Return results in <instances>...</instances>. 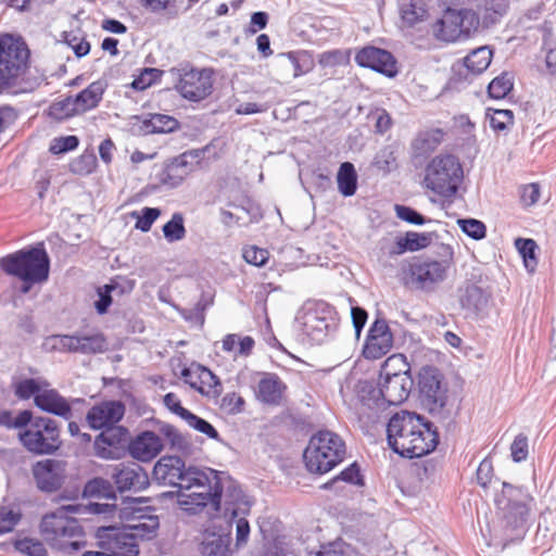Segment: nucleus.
Here are the masks:
<instances>
[{"label":"nucleus","mask_w":556,"mask_h":556,"mask_svg":"<svg viewBox=\"0 0 556 556\" xmlns=\"http://www.w3.org/2000/svg\"><path fill=\"white\" fill-rule=\"evenodd\" d=\"M390 447L403 457L417 458L432 452L438 444V433L432 424L420 415L400 412L391 417L387 427Z\"/></svg>","instance_id":"f257e3e1"},{"label":"nucleus","mask_w":556,"mask_h":556,"mask_svg":"<svg viewBox=\"0 0 556 556\" xmlns=\"http://www.w3.org/2000/svg\"><path fill=\"white\" fill-rule=\"evenodd\" d=\"M83 504H67L46 514L40 522V534L61 552H77L86 545L85 532L73 515H83Z\"/></svg>","instance_id":"f03ea898"},{"label":"nucleus","mask_w":556,"mask_h":556,"mask_svg":"<svg viewBox=\"0 0 556 556\" xmlns=\"http://www.w3.org/2000/svg\"><path fill=\"white\" fill-rule=\"evenodd\" d=\"M199 471L205 473L207 481H194L188 489H179L178 504L191 514H197L206 506H210L213 511H218L224 490L226 489L229 494L233 493L236 485L225 472L211 468H199Z\"/></svg>","instance_id":"7ed1b4c3"},{"label":"nucleus","mask_w":556,"mask_h":556,"mask_svg":"<svg viewBox=\"0 0 556 556\" xmlns=\"http://www.w3.org/2000/svg\"><path fill=\"white\" fill-rule=\"evenodd\" d=\"M0 267L22 281L21 292L28 293L34 285L48 280L50 258L43 248L20 250L0 258Z\"/></svg>","instance_id":"20e7f679"},{"label":"nucleus","mask_w":556,"mask_h":556,"mask_svg":"<svg viewBox=\"0 0 556 556\" xmlns=\"http://www.w3.org/2000/svg\"><path fill=\"white\" fill-rule=\"evenodd\" d=\"M344 455L343 440L332 431L323 430L311 438L303 457L311 472L326 473L341 463Z\"/></svg>","instance_id":"39448f33"},{"label":"nucleus","mask_w":556,"mask_h":556,"mask_svg":"<svg viewBox=\"0 0 556 556\" xmlns=\"http://www.w3.org/2000/svg\"><path fill=\"white\" fill-rule=\"evenodd\" d=\"M29 50L26 43L12 35L0 36V93L14 88L27 68Z\"/></svg>","instance_id":"423d86ee"},{"label":"nucleus","mask_w":556,"mask_h":556,"mask_svg":"<svg viewBox=\"0 0 556 556\" xmlns=\"http://www.w3.org/2000/svg\"><path fill=\"white\" fill-rule=\"evenodd\" d=\"M409 366L403 355H392L382 365L379 392L389 405H399L404 402L413 384L408 376Z\"/></svg>","instance_id":"0eeeda50"},{"label":"nucleus","mask_w":556,"mask_h":556,"mask_svg":"<svg viewBox=\"0 0 556 556\" xmlns=\"http://www.w3.org/2000/svg\"><path fill=\"white\" fill-rule=\"evenodd\" d=\"M296 320L302 333L316 344L323 343L334 333L339 325L337 312L325 302L306 304Z\"/></svg>","instance_id":"6e6552de"},{"label":"nucleus","mask_w":556,"mask_h":556,"mask_svg":"<svg viewBox=\"0 0 556 556\" xmlns=\"http://www.w3.org/2000/svg\"><path fill=\"white\" fill-rule=\"evenodd\" d=\"M462 178L463 169L455 156L438 155L427 165L425 184L439 195L452 197L456 193Z\"/></svg>","instance_id":"1a4fd4ad"},{"label":"nucleus","mask_w":556,"mask_h":556,"mask_svg":"<svg viewBox=\"0 0 556 556\" xmlns=\"http://www.w3.org/2000/svg\"><path fill=\"white\" fill-rule=\"evenodd\" d=\"M18 438L23 446L36 455H51L62 444L58 421L43 416L35 417L29 428L20 431Z\"/></svg>","instance_id":"9d476101"},{"label":"nucleus","mask_w":556,"mask_h":556,"mask_svg":"<svg viewBox=\"0 0 556 556\" xmlns=\"http://www.w3.org/2000/svg\"><path fill=\"white\" fill-rule=\"evenodd\" d=\"M175 78V89L186 100L200 102L213 91V71L210 68H194L190 65H181L172 68Z\"/></svg>","instance_id":"9b49d317"},{"label":"nucleus","mask_w":556,"mask_h":556,"mask_svg":"<svg viewBox=\"0 0 556 556\" xmlns=\"http://www.w3.org/2000/svg\"><path fill=\"white\" fill-rule=\"evenodd\" d=\"M43 346L51 352L97 354L106 350V340L100 332L53 334L46 338Z\"/></svg>","instance_id":"f8f14e48"},{"label":"nucleus","mask_w":556,"mask_h":556,"mask_svg":"<svg viewBox=\"0 0 556 556\" xmlns=\"http://www.w3.org/2000/svg\"><path fill=\"white\" fill-rule=\"evenodd\" d=\"M155 479L164 484L188 489L191 482L207 481L205 473L199 467H186L185 462L177 456H164L155 464L153 469Z\"/></svg>","instance_id":"ddd939ff"},{"label":"nucleus","mask_w":556,"mask_h":556,"mask_svg":"<svg viewBox=\"0 0 556 556\" xmlns=\"http://www.w3.org/2000/svg\"><path fill=\"white\" fill-rule=\"evenodd\" d=\"M147 502L143 498H127L123 508L119 509V519L127 522V528L131 531V538H150L159 528V518L139 506Z\"/></svg>","instance_id":"4468645a"},{"label":"nucleus","mask_w":556,"mask_h":556,"mask_svg":"<svg viewBox=\"0 0 556 556\" xmlns=\"http://www.w3.org/2000/svg\"><path fill=\"white\" fill-rule=\"evenodd\" d=\"M450 264L447 261L422 260L414 262L408 268V282L416 289L432 291L437 285L444 281Z\"/></svg>","instance_id":"2eb2a0df"},{"label":"nucleus","mask_w":556,"mask_h":556,"mask_svg":"<svg viewBox=\"0 0 556 556\" xmlns=\"http://www.w3.org/2000/svg\"><path fill=\"white\" fill-rule=\"evenodd\" d=\"M525 497L521 489L503 483L502 493L495 498V503L501 510L506 527L515 529L525 523L529 511Z\"/></svg>","instance_id":"dca6fc26"},{"label":"nucleus","mask_w":556,"mask_h":556,"mask_svg":"<svg viewBox=\"0 0 556 556\" xmlns=\"http://www.w3.org/2000/svg\"><path fill=\"white\" fill-rule=\"evenodd\" d=\"M419 391L422 405L431 414H439L445 405L446 391L442 387L437 369L427 367L419 374Z\"/></svg>","instance_id":"f3484780"},{"label":"nucleus","mask_w":556,"mask_h":556,"mask_svg":"<svg viewBox=\"0 0 556 556\" xmlns=\"http://www.w3.org/2000/svg\"><path fill=\"white\" fill-rule=\"evenodd\" d=\"M33 475L39 490L54 492L65 481L66 465L58 459L40 460L33 466Z\"/></svg>","instance_id":"a211bd4d"},{"label":"nucleus","mask_w":556,"mask_h":556,"mask_svg":"<svg viewBox=\"0 0 556 556\" xmlns=\"http://www.w3.org/2000/svg\"><path fill=\"white\" fill-rule=\"evenodd\" d=\"M393 346V336L384 319H376L370 326L363 355L367 359H379L387 355Z\"/></svg>","instance_id":"6ab92c4d"},{"label":"nucleus","mask_w":556,"mask_h":556,"mask_svg":"<svg viewBox=\"0 0 556 556\" xmlns=\"http://www.w3.org/2000/svg\"><path fill=\"white\" fill-rule=\"evenodd\" d=\"M110 475L121 492H139L148 488L150 483L148 473L136 463L115 465Z\"/></svg>","instance_id":"aec40b11"},{"label":"nucleus","mask_w":556,"mask_h":556,"mask_svg":"<svg viewBox=\"0 0 556 556\" xmlns=\"http://www.w3.org/2000/svg\"><path fill=\"white\" fill-rule=\"evenodd\" d=\"M355 62L362 67L371 68L388 77H393L396 74V62L393 55L380 48L364 47L356 53Z\"/></svg>","instance_id":"412c9836"},{"label":"nucleus","mask_w":556,"mask_h":556,"mask_svg":"<svg viewBox=\"0 0 556 556\" xmlns=\"http://www.w3.org/2000/svg\"><path fill=\"white\" fill-rule=\"evenodd\" d=\"M228 496L230 500L226 501V505L229 506L227 510L231 511L230 521L236 523V541L240 545L248 541L250 534L249 521L240 515L249 513L251 503L239 486H233V493Z\"/></svg>","instance_id":"4be33fe9"},{"label":"nucleus","mask_w":556,"mask_h":556,"mask_svg":"<svg viewBox=\"0 0 556 556\" xmlns=\"http://www.w3.org/2000/svg\"><path fill=\"white\" fill-rule=\"evenodd\" d=\"M124 414L125 405L121 401H104L91 407L86 419L92 429L99 430L114 427Z\"/></svg>","instance_id":"5701e85b"},{"label":"nucleus","mask_w":556,"mask_h":556,"mask_svg":"<svg viewBox=\"0 0 556 556\" xmlns=\"http://www.w3.org/2000/svg\"><path fill=\"white\" fill-rule=\"evenodd\" d=\"M164 447L163 439L152 431H143L129 444L130 455L140 462H150Z\"/></svg>","instance_id":"b1692460"},{"label":"nucleus","mask_w":556,"mask_h":556,"mask_svg":"<svg viewBox=\"0 0 556 556\" xmlns=\"http://www.w3.org/2000/svg\"><path fill=\"white\" fill-rule=\"evenodd\" d=\"M35 405L46 413L60 416L67 420L72 417V407L68 401L55 389H52L49 382H47L42 391L35 397Z\"/></svg>","instance_id":"393cba45"},{"label":"nucleus","mask_w":556,"mask_h":556,"mask_svg":"<svg viewBox=\"0 0 556 556\" xmlns=\"http://www.w3.org/2000/svg\"><path fill=\"white\" fill-rule=\"evenodd\" d=\"M197 154L185 152L175 157L166 167L162 181L172 188L179 186L195 168Z\"/></svg>","instance_id":"a878e982"},{"label":"nucleus","mask_w":556,"mask_h":556,"mask_svg":"<svg viewBox=\"0 0 556 556\" xmlns=\"http://www.w3.org/2000/svg\"><path fill=\"white\" fill-rule=\"evenodd\" d=\"M286 390L287 386L278 375L266 372L258 381L255 394L262 403L278 406L282 402Z\"/></svg>","instance_id":"bb28decb"},{"label":"nucleus","mask_w":556,"mask_h":556,"mask_svg":"<svg viewBox=\"0 0 556 556\" xmlns=\"http://www.w3.org/2000/svg\"><path fill=\"white\" fill-rule=\"evenodd\" d=\"M457 18L456 10L447 8L442 17L432 26L434 36L447 42L465 39Z\"/></svg>","instance_id":"cd10ccee"},{"label":"nucleus","mask_w":556,"mask_h":556,"mask_svg":"<svg viewBox=\"0 0 556 556\" xmlns=\"http://www.w3.org/2000/svg\"><path fill=\"white\" fill-rule=\"evenodd\" d=\"M106 88V80L98 79L73 97L80 114L96 109L101 102Z\"/></svg>","instance_id":"c85d7f7f"},{"label":"nucleus","mask_w":556,"mask_h":556,"mask_svg":"<svg viewBox=\"0 0 556 556\" xmlns=\"http://www.w3.org/2000/svg\"><path fill=\"white\" fill-rule=\"evenodd\" d=\"M94 440L97 456L105 459L114 458L115 448L121 442V437L126 432L122 427L104 428Z\"/></svg>","instance_id":"c756f323"},{"label":"nucleus","mask_w":556,"mask_h":556,"mask_svg":"<svg viewBox=\"0 0 556 556\" xmlns=\"http://www.w3.org/2000/svg\"><path fill=\"white\" fill-rule=\"evenodd\" d=\"M178 121L165 114H152L143 119L141 130L144 134H165L178 128Z\"/></svg>","instance_id":"7c9ffc66"},{"label":"nucleus","mask_w":556,"mask_h":556,"mask_svg":"<svg viewBox=\"0 0 556 556\" xmlns=\"http://www.w3.org/2000/svg\"><path fill=\"white\" fill-rule=\"evenodd\" d=\"M337 184L339 192L344 197H352L357 189V174L355 167L350 162L340 165L337 174Z\"/></svg>","instance_id":"2f4dec72"},{"label":"nucleus","mask_w":556,"mask_h":556,"mask_svg":"<svg viewBox=\"0 0 556 556\" xmlns=\"http://www.w3.org/2000/svg\"><path fill=\"white\" fill-rule=\"evenodd\" d=\"M400 13L404 23L414 26L427 16V8L424 0H400Z\"/></svg>","instance_id":"473e14b6"},{"label":"nucleus","mask_w":556,"mask_h":556,"mask_svg":"<svg viewBox=\"0 0 556 556\" xmlns=\"http://www.w3.org/2000/svg\"><path fill=\"white\" fill-rule=\"evenodd\" d=\"M460 303L464 308L472 312H480L486 306L488 296L480 287L469 285L465 288L464 293L460 296Z\"/></svg>","instance_id":"72a5a7b5"},{"label":"nucleus","mask_w":556,"mask_h":556,"mask_svg":"<svg viewBox=\"0 0 556 556\" xmlns=\"http://www.w3.org/2000/svg\"><path fill=\"white\" fill-rule=\"evenodd\" d=\"M507 0H483L479 7V14L485 26L494 24L502 17L507 10Z\"/></svg>","instance_id":"f704fd0d"},{"label":"nucleus","mask_w":556,"mask_h":556,"mask_svg":"<svg viewBox=\"0 0 556 556\" xmlns=\"http://www.w3.org/2000/svg\"><path fill=\"white\" fill-rule=\"evenodd\" d=\"M492 55L488 47H480L466 56L465 66L473 74H481L489 67Z\"/></svg>","instance_id":"c9c22d12"},{"label":"nucleus","mask_w":556,"mask_h":556,"mask_svg":"<svg viewBox=\"0 0 556 556\" xmlns=\"http://www.w3.org/2000/svg\"><path fill=\"white\" fill-rule=\"evenodd\" d=\"M47 382L43 378L22 379L14 384L15 395L22 400L35 399L42 391Z\"/></svg>","instance_id":"e433bc0d"},{"label":"nucleus","mask_w":556,"mask_h":556,"mask_svg":"<svg viewBox=\"0 0 556 556\" xmlns=\"http://www.w3.org/2000/svg\"><path fill=\"white\" fill-rule=\"evenodd\" d=\"M442 131L437 129L432 131H427L421 135L414 141V149L419 155L428 154L434 151L442 140Z\"/></svg>","instance_id":"4c0bfd02"},{"label":"nucleus","mask_w":556,"mask_h":556,"mask_svg":"<svg viewBox=\"0 0 556 556\" xmlns=\"http://www.w3.org/2000/svg\"><path fill=\"white\" fill-rule=\"evenodd\" d=\"M164 238L168 242L180 241L186 237V227L184 216L180 213H174L172 218L162 228Z\"/></svg>","instance_id":"58836bf2"},{"label":"nucleus","mask_w":556,"mask_h":556,"mask_svg":"<svg viewBox=\"0 0 556 556\" xmlns=\"http://www.w3.org/2000/svg\"><path fill=\"white\" fill-rule=\"evenodd\" d=\"M49 114L51 117L61 121L80 114V112L78 111V108H76V102L74 98L66 97L60 101L52 103L49 109Z\"/></svg>","instance_id":"ea45409f"},{"label":"nucleus","mask_w":556,"mask_h":556,"mask_svg":"<svg viewBox=\"0 0 556 556\" xmlns=\"http://www.w3.org/2000/svg\"><path fill=\"white\" fill-rule=\"evenodd\" d=\"M456 15L458 16V23L462 28L464 38L469 37V35L476 31L480 25L481 15L472 10L463 9L456 10Z\"/></svg>","instance_id":"a19ab883"},{"label":"nucleus","mask_w":556,"mask_h":556,"mask_svg":"<svg viewBox=\"0 0 556 556\" xmlns=\"http://www.w3.org/2000/svg\"><path fill=\"white\" fill-rule=\"evenodd\" d=\"M201 553L204 556H229V547L222 536H211L203 541Z\"/></svg>","instance_id":"79ce46f5"},{"label":"nucleus","mask_w":556,"mask_h":556,"mask_svg":"<svg viewBox=\"0 0 556 556\" xmlns=\"http://www.w3.org/2000/svg\"><path fill=\"white\" fill-rule=\"evenodd\" d=\"M513 89V81L508 74L495 77L488 87V92L493 99H504Z\"/></svg>","instance_id":"37998d69"},{"label":"nucleus","mask_w":556,"mask_h":556,"mask_svg":"<svg viewBox=\"0 0 556 556\" xmlns=\"http://www.w3.org/2000/svg\"><path fill=\"white\" fill-rule=\"evenodd\" d=\"M515 245L523 258L525 265L527 268L533 269L536 265L535 262V249L536 243L532 239H522L518 238L515 241Z\"/></svg>","instance_id":"c03bdc74"},{"label":"nucleus","mask_w":556,"mask_h":556,"mask_svg":"<svg viewBox=\"0 0 556 556\" xmlns=\"http://www.w3.org/2000/svg\"><path fill=\"white\" fill-rule=\"evenodd\" d=\"M160 215L161 211L156 207H143L140 213L134 212L131 214L137 219L136 228L143 232H148L151 229Z\"/></svg>","instance_id":"a18cd8bd"},{"label":"nucleus","mask_w":556,"mask_h":556,"mask_svg":"<svg viewBox=\"0 0 556 556\" xmlns=\"http://www.w3.org/2000/svg\"><path fill=\"white\" fill-rule=\"evenodd\" d=\"M489 118L490 126L495 131H506L514 124V115L509 110H494Z\"/></svg>","instance_id":"49530a36"},{"label":"nucleus","mask_w":556,"mask_h":556,"mask_svg":"<svg viewBox=\"0 0 556 556\" xmlns=\"http://www.w3.org/2000/svg\"><path fill=\"white\" fill-rule=\"evenodd\" d=\"M457 224L459 228L470 238L480 240L485 237L486 228L485 225L475 218L458 219Z\"/></svg>","instance_id":"de8ad7c7"},{"label":"nucleus","mask_w":556,"mask_h":556,"mask_svg":"<svg viewBox=\"0 0 556 556\" xmlns=\"http://www.w3.org/2000/svg\"><path fill=\"white\" fill-rule=\"evenodd\" d=\"M85 493L90 496L111 497L114 495L111 483L103 478H94L85 486Z\"/></svg>","instance_id":"09e8293b"},{"label":"nucleus","mask_w":556,"mask_h":556,"mask_svg":"<svg viewBox=\"0 0 556 556\" xmlns=\"http://www.w3.org/2000/svg\"><path fill=\"white\" fill-rule=\"evenodd\" d=\"M184 420L188 424L189 427L194 430L206 434L211 439H217L218 432L216 429L205 419L192 414L191 412L187 414Z\"/></svg>","instance_id":"8fccbe9b"},{"label":"nucleus","mask_w":556,"mask_h":556,"mask_svg":"<svg viewBox=\"0 0 556 556\" xmlns=\"http://www.w3.org/2000/svg\"><path fill=\"white\" fill-rule=\"evenodd\" d=\"M97 159L93 154H83L71 163V172L77 175H89L96 168Z\"/></svg>","instance_id":"3c124183"},{"label":"nucleus","mask_w":556,"mask_h":556,"mask_svg":"<svg viewBox=\"0 0 556 556\" xmlns=\"http://www.w3.org/2000/svg\"><path fill=\"white\" fill-rule=\"evenodd\" d=\"M15 547L21 553L27 554L29 556H46L47 551L43 544L35 539L25 538L16 541Z\"/></svg>","instance_id":"603ef678"},{"label":"nucleus","mask_w":556,"mask_h":556,"mask_svg":"<svg viewBox=\"0 0 556 556\" xmlns=\"http://www.w3.org/2000/svg\"><path fill=\"white\" fill-rule=\"evenodd\" d=\"M242 256L247 263L261 267L268 261L269 253L266 249L250 245L243 249Z\"/></svg>","instance_id":"864d4df0"},{"label":"nucleus","mask_w":556,"mask_h":556,"mask_svg":"<svg viewBox=\"0 0 556 556\" xmlns=\"http://www.w3.org/2000/svg\"><path fill=\"white\" fill-rule=\"evenodd\" d=\"M141 8L152 14H163L175 9L176 0H137Z\"/></svg>","instance_id":"5fc2aeb1"},{"label":"nucleus","mask_w":556,"mask_h":556,"mask_svg":"<svg viewBox=\"0 0 556 556\" xmlns=\"http://www.w3.org/2000/svg\"><path fill=\"white\" fill-rule=\"evenodd\" d=\"M21 519V514L10 507H0V533H7L14 529Z\"/></svg>","instance_id":"6e6d98bb"},{"label":"nucleus","mask_w":556,"mask_h":556,"mask_svg":"<svg viewBox=\"0 0 556 556\" xmlns=\"http://www.w3.org/2000/svg\"><path fill=\"white\" fill-rule=\"evenodd\" d=\"M104 287L113 295V299H115L121 298L126 293H130L134 289V281L124 277H116L109 283L104 285Z\"/></svg>","instance_id":"4d7b16f0"},{"label":"nucleus","mask_w":556,"mask_h":556,"mask_svg":"<svg viewBox=\"0 0 556 556\" xmlns=\"http://www.w3.org/2000/svg\"><path fill=\"white\" fill-rule=\"evenodd\" d=\"M78 143L76 136L58 137L51 141L49 150L53 154H61L76 149Z\"/></svg>","instance_id":"13d9d810"},{"label":"nucleus","mask_w":556,"mask_h":556,"mask_svg":"<svg viewBox=\"0 0 556 556\" xmlns=\"http://www.w3.org/2000/svg\"><path fill=\"white\" fill-rule=\"evenodd\" d=\"M35 417H33L31 412L29 410H22L15 417H13L11 420H9V416L3 415L0 417V424H8L11 427L17 428V429H27L30 427V425L34 422Z\"/></svg>","instance_id":"bf43d9fd"},{"label":"nucleus","mask_w":556,"mask_h":556,"mask_svg":"<svg viewBox=\"0 0 556 556\" xmlns=\"http://www.w3.org/2000/svg\"><path fill=\"white\" fill-rule=\"evenodd\" d=\"M511 457L514 462L520 463L528 456V438L520 433L510 445Z\"/></svg>","instance_id":"052dcab7"},{"label":"nucleus","mask_w":556,"mask_h":556,"mask_svg":"<svg viewBox=\"0 0 556 556\" xmlns=\"http://www.w3.org/2000/svg\"><path fill=\"white\" fill-rule=\"evenodd\" d=\"M293 77H299L309 71V62L305 55H298L293 52L287 54Z\"/></svg>","instance_id":"680f3d73"},{"label":"nucleus","mask_w":556,"mask_h":556,"mask_svg":"<svg viewBox=\"0 0 556 556\" xmlns=\"http://www.w3.org/2000/svg\"><path fill=\"white\" fill-rule=\"evenodd\" d=\"M405 241L408 250L414 252L427 248L430 244L431 238L426 233L409 231L405 235Z\"/></svg>","instance_id":"e2e57ef3"},{"label":"nucleus","mask_w":556,"mask_h":556,"mask_svg":"<svg viewBox=\"0 0 556 556\" xmlns=\"http://www.w3.org/2000/svg\"><path fill=\"white\" fill-rule=\"evenodd\" d=\"M540 199V186L538 184H529L520 189V201L525 206H532Z\"/></svg>","instance_id":"0e129e2a"},{"label":"nucleus","mask_w":556,"mask_h":556,"mask_svg":"<svg viewBox=\"0 0 556 556\" xmlns=\"http://www.w3.org/2000/svg\"><path fill=\"white\" fill-rule=\"evenodd\" d=\"M395 212L400 219L405 220L409 224L422 225L425 223L424 216L408 206L396 205Z\"/></svg>","instance_id":"69168bd1"},{"label":"nucleus","mask_w":556,"mask_h":556,"mask_svg":"<svg viewBox=\"0 0 556 556\" xmlns=\"http://www.w3.org/2000/svg\"><path fill=\"white\" fill-rule=\"evenodd\" d=\"M493 478V465L488 458H484L477 469V481L482 488H486Z\"/></svg>","instance_id":"338daca9"},{"label":"nucleus","mask_w":556,"mask_h":556,"mask_svg":"<svg viewBox=\"0 0 556 556\" xmlns=\"http://www.w3.org/2000/svg\"><path fill=\"white\" fill-rule=\"evenodd\" d=\"M244 400L237 393H227L222 399V407L228 413L236 414L242 410Z\"/></svg>","instance_id":"774afa93"}]
</instances>
